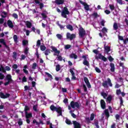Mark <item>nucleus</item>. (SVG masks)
<instances>
[{
  "mask_svg": "<svg viewBox=\"0 0 128 128\" xmlns=\"http://www.w3.org/2000/svg\"><path fill=\"white\" fill-rule=\"evenodd\" d=\"M6 15H7V14L6 12H2L1 16H2V18H6Z\"/></svg>",
  "mask_w": 128,
  "mask_h": 128,
  "instance_id": "37",
  "label": "nucleus"
},
{
  "mask_svg": "<svg viewBox=\"0 0 128 128\" xmlns=\"http://www.w3.org/2000/svg\"><path fill=\"white\" fill-rule=\"evenodd\" d=\"M108 84L110 86H112V80L110 78H108L107 80L104 81L102 83V86L104 88H108Z\"/></svg>",
  "mask_w": 128,
  "mask_h": 128,
  "instance_id": "4",
  "label": "nucleus"
},
{
  "mask_svg": "<svg viewBox=\"0 0 128 128\" xmlns=\"http://www.w3.org/2000/svg\"><path fill=\"white\" fill-rule=\"evenodd\" d=\"M45 74L48 78H51V80H52V74H50L49 73H48L47 72H46Z\"/></svg>",
  "mask_w": 128,
  "mask_h": 128,
  "instance_id": "36",
  "label": "nucleus"
},
{
  "mask_svg": "<svg viewBox=\"0 0 128 128\" xmlns=\"http://www.w3.org/2000/svg\"><path fill=\"white\" fill-rule=\"evenodd\" d=\"M38 105H35L33 106V110L35 111V112H38Z\"/></svg>",
  "mask_w": 128,
  "mask_h": 128,
  "instance_id": "52",
  "label": "nucleus"
},
{
  "mask_svg": "<svg viewBox=\"0 0 128 128\" xmlns=\"http://www.w3.org/2000/svg\"><path fill=\"white\" fill-rule=\"evenodd\" d=\"M50 108L51 110H56V112H58V116H62V112H64V110L60 106L56 107L52 105L50 106Z\"/></svg>",
  "mask_w": 128,
  "mask_h": 128,
  "instance_id": "1",
  "label": "nucleus"
},
{
  "mask_svg": "<svg viewBox=\"0 0 128 128\" xmlns=\"http://www.w3.org/2000/svg\"><path fill=\"white\" fill-rule=\"evenodd\" d=\"M46 14H46V12L42 14V16L43 18H46Z\"/></svg>",
  "mask_w": 128,
  "mask_h": 128,
  "instance_id": "38",
  "label": "nucleus"
},
{
  "mask_svg": "<svg viewBox=\"0 0 128 128\" xmlns=\"http://www.w3.org/2000/svg\"><path fill=\"white\" fill-rule=\"evenodd\" d=\"M110 8L112 10H114V5H110Z\"/></svg>",
  "mask_w": 128,
  "mask_h": 128,
  "instance_id": "59",
  "label": "nucleus"
},
{
  "mask_svg": "<svg viewBox=\"0 0 128 128\" xmlns=\"http://www.w3.org/2000/svg\"><path fill=\"white\" fill-rule=\"evenodd\" d=\"M70 114H71L72 116L74 118H76V116L74 114L72 113V110H70Z\"/></svg>",
  "mask_w": 128,
  "mask_h": 128,
  "instance_id": "43",
  "label": "nucleus"
},
{
  "mask_svg": "<svg viewBox=\"0 0 128 128\" xmlns=\"http://www.w3.org/2000/svg\"><path fill=\"white\" fill-rule=\"evenodd\" d=\"M117 2L119 4H124L122 0H117Z\"/></svg>",
  "mask_w": 128,
  "mask_h": 128,
  "instance_id": "56",
  "label": "nucleus"
},
{
  "mask_svg": "<svg viewBox=\"0 0 128 128\" xmlns=\"http://www.w3.org/2000/svg\"><path fill=\"white\" fill-rule=\"evenodd\" d=\"M46 46H42H42H40V50H42V52L46 50Z\"/></svg>",
  "mask_w": 128,
  "mask_h": 128,
  "instance_id": "42",
  "label": "nucleus"
},
{
  "mask_svg": "<svg viewBox=\"0 0 128 128\" xmlns=\"http://www.w3.org/2000/svg\"><path fill=\"white\" fill-rule=\"evenodd\" d=\"M102 32H104V34L108 32V28L104 27L102 29Z\"/></svg>",
  "mask_w": 128,
  "mask_h": 128,
  "instance_id": "39",
  "label": "nucleus"
},
{
  "mask_svg": "<svg viewBox=\"0 0 128 128\" xmlns=\"http://www.w3.org/2000/svg\"><path fill=\"white\" fill-rule=\"evenodd\" d=\"M104 114L108 118V116H110V114L108 113V110H104Z\"/></svg>",
  "mask_w": 128,
  "mask_h": 128,
  "instance_id": "35",
  "label": "nucleus"
},
{
  "mask_svg": "<svg viewBox=\"0 0 128 128\" xmlns=\"http://www.w3.org/2000/svg\"><path fill=\"white\" fill-rule=\"evenodd\" d=\"M101 94L102 97H104V98H106V97L108 96V94L104 92H102L101 93Z\"/></svg>",
  "mask_w": 128,
  "mask_h": 128,
  "instance_id": "31",
  "label": "nucleus"
},
{
  "mask_svg": "<svg viewBox=\"0 0 128 128\" xmlns=\"http://www.w3.org/2000/svg\"><path fill=\"white\" fill-rule=\"evenodd\" d=\"M14 42H16V44H18V36L16 35H14Z\"/></svg>",
  "mask_w": 128,
  "mask_h": 128,
  "instance_id": "33",
  "label": "nucleus"
},
{
  "mask_svg": "<svg viewBox=\"0 0 128 128\" xmlns=\"http://www.w3.org/2000/svg\"><path fill=\"white\" fill-rule=\"evenodd\" d=\"M40 40H38L36 42V46H38V48H40Z\"/></svg>",
  "mask_w": 128,
  "mask_h": 128,
  "instance_id": "48",
  "label": "nucleus"
},
{
  "mask_svg": "<svg viewBox=\"0 0 128 128\" xmlns=\"http://www.w3.org/2000/svg\"><path fill=\"white\" fill-rule=\"evenodd\" d=\"M112 100V95H109L106 98V102L110 104Z\"/></svg>",
  "mask_w": 128,
  "mask_h": 128,
  "instance_id": "16",
  "label": "nucleus"
},
{
  "mask_svg": "<svg viewBox=\"0 0 128 128\" xmlns=\"http://www.w3.org/2000/svg\"><path fill=\"white\" fill-rule=\"evenodd\" d=\"M0 43L2 44L5 46H6V42L4 39H0ZM0 48H2V45L0 44Z\"/></svg>",
  "mask_w": 128,
  "mask_h": 128,
  "instance_id": "25",
  "label": "nucleus"
},
{
  "mask_svg": "<svg viewBox=\"0 0 128 128\" xmlns=\"http://www.w3.org/2000/svg\"><path fill=\"white\" fill-rule=\"evenodd\" d=\"M28 110H30V108H28V106H26L24 108L25 114L26 112H28Z\"/></svg>",
  "mask_w": 128,
  "mask_h": 128,
  "instance_id": "51",
  "label": "nucleus"
},
{
  "mask_svg": "<svg viewBox=\"0 0 128 128\" xmlns=\"http://www.w3.org/2000/svg\"><path fill=\"white\" fill-rule=\"evenodd\" d=\"M96 58L97 60H104V62H106L107 60L106 58L102 56L100 54H97L96 56Z\"/></svg>",
  "mask_w": 128,
  "mask_h": 128,
  "instance_id": "6",
  "label": "nucleus"
},
{
  "mask_svg": "<svg viewBox=\"0 0 128 128\" xmlns=\"http://www.w3.org/2000/svg\"><path fill=\"white\" fill-rule=\"evenodd\" d=\"M24 32H26V36H30V34L31 31H30L29 30H28L26 29H24Z\"/></svg>",
  "mask_w": 128,
  "mask_h": 128,
  "instance_id": "27",
  "label": "nucleus"
},
{
  "mask_svg": "<svg viewBox=\"0 0 128 128\" xmlns=\"http://www.w3.org/2000/svg\"><path fill=\"white\" fill-rule=\"evenodd\" d=\"M58 60H60V62H62V57L61 56H57Z\"/></svg>",
  "mask_w": 128,
  "mask_h": 128,
  "instance_id": "45",
  "label": "nucleus"
},
{
  "mask_svg": "<svg viewBox=\"0 0 128 128\" xmlns=\"http://www.w3.org/2000/svg\"><path fill=\"white\" fill-rule=\"evenodd\" d=\"M26 58V56L22 54L21 55V58L20 60H24Z\"/></svg>",
  "mask_w": 128,
  "mask_h": 128,
  "instance_id": "62",
  "label": "nucleus"
},
{
  "mask_svg": "<svg viewBox=\"0 0 128 128\" xmlns=\"http://www.w3.org/2000/svg\"><path fill=\"white\" fill-rule=\"evenodd\" d=\"M110 66L111 68V69H110L111 72H114V64L111 63L110 64Z\"/></svg>",
  "mask_w": 128,
  "mask_h": 128,
  "instance_id": "26",
  "label": "nucleus"
},
{
  "mask_svg": "<svg viewBox=\"0 0 128 128\" xmlns=\"http://www.w3.org/2000/svg\"><path fill=\"white\" fill-rule=\"evenodd\" d=\"M36 64L34 63L32 66V68L33 70H36Z\"/></svg>",
  "mask_w": 128,
  "mask_h": 128,
  "instance_id": "54",
  "label": "nucleus"
},
{
  "mask_svg": "<svg viewBox=\"0 0 128 128\" xmlns=\"http://www.w3.org/2000/svg\"><path fill=\"white\" fill-rule=\"evenodd\" d=\"M108 60H109L110 62H112V60H114V58H112V56H109L108 57Z\"/></svg>",
  "mask_w": 128,
  "mask_h": 128,
  "instance_id": "58",
  "label": "nucleus"
},
{
  "mask_svg": "<svg viewBox=\"0 0 128 128\" xmlns=\"http://www.w3.org/2000/svg\"><path fill=\"white\" fill-rule=\"evenodd\" d=\"M6 70H10V68L6 66L5 67H4L2 66H0V72H6Z\"/></svg>",
  "mask_w": 128,
  "mask_h": 128,
  "instance_id": "9",
  "label": "nucleus"
},
{
  "mask_svg": "<svg viewBox=\"0 0 128 128\" xmlns=\"http://www.w3.org/2000/svg\"><path fill=\"white\" fill-rule=\"evenodd\" d=\"M10 96L9 94H4L2 92H0V96L2 98H10Z\"/></svg>",
  "mask_w": 128,
  "mask_h": 128,
  "instance_id": "12",
  "label": "nucleus"
},
{
  "mask_svg": "<svg viewBox=\"0 0 128 128\" xmlns=\"http://www.w3.org/2000/svg\"><path fill=\"white\" fill-rule=\"evenodd\" d=\"M71 46L70 44L64 45V48L65 50H68V48H70Z\"/></svg>",
  "mask_w": 128,
  "mask_h": 128,
  "instance_id": "40",
  "label": "nucleus"
},
{
  "mask_svg": "<svg viewBox=\"0 0 128 128\" xmlns=\"http://www.w3.org/2000/svg\"><path fill=\"white\" fill-rule=\"evenodd\" d=\"M80 4H82L84 6V10H90V6L88 5V4L80 0Z\"/></svg>",
  "mask_w": 128,
  "mask_h": 128,
  "instance_id": "11",
  "label": "nucleus"
},
{
  "mask_svg": "<svg viewBox=\"0 0 128 128\" xmlns=\"http://www.w3.org/2000/svg\"><path fill=\"white\" fill-rule=\"evenodd\" d=\"M70 12L68 11V8L66 7H64L63 10L62 12V16L63 18H66L67 16L66 14H69Z\"/></svg>",
  "mask_w": 128,
  "mask_h": 128,
  "instance_id": "2",
  "label": "nucleus"
},
{
  "mask_svg": "<svg viewBox=\"0 0 128 128\" xmlns=\"http://www.w3.org/2000/svg\"><path fill=\"white\" fill-rule=\"evenodd\" d=\"M25 114L26 118H30L32 117V113H28V112H26Z\"/></svg>",
  "mask_w": 128,
  "mask_h": 128,
  "instance_id": "20",
  "label": "nucleus"
},
{
  "mask_svg": "<svg viewBox=\"0 0 128 128\" xmlns=\"http://www.w3.org/2000/svg\"><path fill=\"white\" fill-rule=\"evenodd\" d=\"M50 54V50L48 49L44 52V54H46V56H48Z\"/></svg>",
  "mask_w": 128,
  "mask_h": 128,
  "instance_id": "32",
  "label": "nucleus"
},
{
  "mask_svg": "<svg viewBox=\"0 0 128 128\" xmlns=\"http://www.w3.org/2000/svg\"><path fill=\"white\" fill-rule=\"evenodd\" d=\"M60 70V64L56 66V72H59Z\"/></svg>",
  "mask_w": 128,
  "mask_h": 128,
  "instance_id": "44",
  "label": "nucleus"
},
{
  "mask_svg": "<svg viewBox=\"0 0 128 128\" xmlns=\"http://www.w3.org/2000/svg\"><path fill=\"white\" fill-rule=\"evenodd\" d=\"M28 48H25L24 50V53L26 54H28Z\"/></svg>",
  "mask_w": 128,
  "mask_h": 128,
  "instance_id": "41",
  "label": "nucleus"
},
{
  "mask_svg": "<svg viewBox=\"0 0 128 128\" xmlns=\"http://www.w3.org/2000/svg\"><path fill=\"white\" fill-rule=\"evenodd\" d=\"M110 50V48L108 46H106V44H104V52H107L108 54V52Z\"/></svg>",
  "mask_w": 128,
  "mask_h": 128,
  "instance_id": "19",
  "label": "nucleus"
},
{
  "mask_svg": "<svg viewBox=\"0 0 128 128\" xmlns=\"http://www.w3.org/2000/svg\"><path fill=\"white\" fill-rule=\"evenodd\" d=\"M66 28H68V30H73L74 28H72V26L71 25H68L66 26Z\"/></svg>",
  "mask_w": 128,
  "mask_h": 128,
  "instance_id": "34",
  "label": "nucleus"
},
{
  "mask_svg": "<svg viewBox=\"0 0 128 128\" xmlns=\"http://www.w3.org/2000/svg\"><path fill=\"white\" fill-rule=\"evenodd\" d=\"M26 24L27 28H32V22H30L28 21H26Z\"/></svg>",
  "mask_w": 128,
  "mask_h": 128,
  "instance_id": "24",
  "label": "nucleus"
},
{
  "mask_svg": "<svg viewBox=\"0 0 128 128\" xmlns=\"http://www.w3.org/2000/svg\"><path fill=\"white\" fill-rule=\"evenodd\" d=\"M70 106L72 108H80V104L78 102H70Z\"/></svg>",
  "mask_w": 128,
  "mask_h": 128,
  "instance_id": "7",
  "label": "nucleus"
},
{
  "mask_svg": "<svg viewBox=\"0 0 128 128\" xmlns=\"http://www.w3.org/2000/svg\"><path fill=\"white\" fill-rule=\"evenodd\" d=\"M28 44V40H22L23 46H26V44Z\"/></svg>",
  "mask_w": 128,
  "mask_h": 128,
  "instance_id": "30",
  "label": "nucleus"
},
{
  "mask_svg": "<svg viewBox=\"0 0 128 128\" xmlns=\"http://www.w3.org/2000/svg\"><path fill=\"white\" fill-rule=\"evenodd\" d=\"M104 12L105 14H110V11L108 10H106L105 11H104Z\"/></svg>",
  "mask_w": 128,
  "mask_h": 128,
  "instance_id": "61",
  "label": "nucleus"
},
{
  "mask_svg": "<svg viewBox=\"0 0 128 128\" xmlns=\"http://www.w3.org/2000/svg\"><path fill=\"white\" fill-rule=\"evenodd\" d=\"M66 38L70 40H72L73 38H76V34H70V33H67L66 34Z\"/></svg>",
  "mask_w": 128,
  "mask_h": 128,
  "instance_id": "10",
  "label": "nucleus"
},
{
  "mask_svg": "<svg viewBox=\"0 0 128 128\" xmlns=\"http://www.w3.org/2000/svg\"><path fill=\"white\" fill-rule=\"evenodd\" d=\"M82 58H84L83 64H84V66H90V62L88 61V55H85L83 56Z\"/></svg>",
  "mask_w": 128,
  "mask_h": 128,
  "instance_id": "3",
  "label": "nucleus"
},
{
  "mask_svg": "<svg viewBox=\"0 0 128 128\" xmlns=\"http://www.w3.org/2000/svg\"><path fill=\"white\" fill-rule=\"evenodd\" d=\"M94 114H92L90 117V120H94Z\"/></svg>",
  "mask_w": 128,
  "mask_h": 128,
  "instance_id": "49",
  "label": "nucleus"
},
{
  "mask_svg": "<svg viewBox=\"0 0 128 128\" xmlns=\"http://www.w3.org/2000/svg\"><path fill=\"white\" fill-rule=\"evenodd\" d=\"M26 68H28V66L25 65L24 66L23 72H24V74H28V70H26Z\"/></svg>",
  "mask_w": 128,
  "mask_h": 128,
  "instance_id": "23",
  "label": "nucleus"
},
{
  "mask_svg": "<svg viewBox=\"0 0 128 128\" xmlns=\"http://www.w3.org/2000/svg\"><path fill=\"white\" fill-rule=\"evenodd\" d=\"M46 124H50V128H52V124L50 121H47Z\"/></svg>",
  "mask_w": 128,
  "mask_h": 128,
  "instance_id": "53",
  "label": "nucleus"
},
{
  "mask_svg": "<svg viewBox=\"0 0 128 128\" xmlns=\"http://www.w3.org/2000/svg\"><path fill=\"white\" fill-rule=\"evenodd\" d=\"M12 16L13 18H18V14H12Z\"/></svg>",
  "mask_w": 128,
  "mask_h": 128,
  "instance_id": "63",
  "label": "nucleus"
},
{
  "mask_svg": "<svg viewBox=\"0 0 128 128\" xmlns=\"http://www.w3.org/2000/svg\"><path fill=\"white\" fill-rule=\"evenodd\" d=\"M51 48L52 50L54 52V56H60V51L58 50V49L54 46H51Z\"/></svg>",
  "mask_w": 128,
  "mask_h": 128,
  "instance_id": "5",
  "label": "nucleus"
},
{
  "mask_svg": "<svg viewBox=\"0 0 128 128\" xmlns=\"http://www.w3.org/2000/svg\"><path fill=\"white\" fill-rule=\"evenodd\" d=\"M95 70L96 72H98V73H100V69H99V68H98V67H96V68H95Z\"/></svg>",
  "mask_w": 128,
  "mask_h": 128,
  "instance_id": "55",
  "label": "nucleus"
},
{
  "mask_svg": "<svg viewBox=\"0 0 128 128\" xmlns=\"http://www.w3.org/2000/svg\"><path fill=\"white\" fill-rule=\"evenodd\" d=\"M70 58H74V60H76V58H78V56L75 54L72 53L70 55Z\"/></svg>",
  "mask_w": 128,
  "mask_h": 128,
  "instance_id": "22",
  "label": "nucleus"
},
{
  "mask_svg": "<svg viewBox=\"0 0 128 128\" xmlns=\"http://www.w3.org/2000/svg\"><path fill=\"white\" fill-rule=\"evenodd\" d=\"M4 76L2 74H0V80H4Z\"/></svg>",
  "mask_w": 128,
  "mask_h": 128,
  "instance_id": "60",
  "label": "nucleus"
},
{
  "mask_svg": "<svg viewBox=\"0 0 128 128\" xmlns=\"http://www.w3.org/2000/svg\"><path fill=\"white\" fill-rule=\"evenodd\" d=\"M7 24L10 28H14V24H12V22L10 20H8V21Z\"/></svg>",
  "mask_w": 128,
  "mask_h": 128,
  "instance_id": "14",
  "label": "nucleus"
},
{
  "mask_svg": "<svg viewBox=\"0 0 128 128\" xmlns=\"http://www.w3.org/2000/svg\"><path fill=\"white\" fill-rule=\"evenodd\" d=\"M33 124H36V126H38V124H40V123L38 122H36V120H33Z\"/></svg>",
  "mask_w": 128,
  "mask_h": 128,
  "instance_id": "57",
  "label": "nucleus"
},
{
  "mask_svg": "<svg viewBox=\"0 0 128 128\" xmlns=\"http://www.w3.org/2000/svg\"><path fill=\"white\" fill-rule=\"evenodd\" d=\"M116 94L118 96L120 95V94H122V91L120 89L117 90L116 91Z\"/></svg>",
  "mask_w": 128,
  "mask_h": 128,
  "instance_id": "47",
  "label": "nucleus"
},
{
  "mask_svg": "<svg viewBox=\"0 0 128 128\" xmlns=\"http://www.w3.org/2000/svg\"><path fill=\"white\" fill-rule=\"evenodd\" d=\"M64 2V0H56L55 1L56 4H62Z\"/></svg>",
  "mask_w": 128,
  "mask_h": 128,
  "instance_id": "21",
  "label": "nucleus"
},
{
  "mask_svg": "<svg viewBox=\"0 0 128 128\" xmlns=\"http://www.w3.org/2000/svg\"><path fill=\"white\" fill-rule=\"evenodd\" d=\"M70 72L72 74V76H74V69H70Z\"/></svg>",
  "mask_w": 128,
  "mask_h": 128,
  "instance_id": "50",
  "label": "nucleus"
},
{
  "mask_svg": "<svg viewBox=\"0 0 128 128\" xmlns=\"http://www.w3.org/2000/svg\"><path fill=\"white\" fill-rule=\"evenodd\" d=\"M113 28H114V30H118V24L116 22L114 23Z\"/></svg>",
  "mask_w": 128,
  "mask_h": 128,
  "instance_id": "28",
  "label": "nucleus"
},
{
  "mask_svg": "<svg viewBox=\"0 0 128 128\" xmlns=\"http://www.w3.org/2000/svg\"><path fill=\"white\" fill-rule=\"evenodd\" d=\"M66 122L67 124H72V122L68 119H66Z\"/></svg>",
  "mask_w": 128,
  "mask_h": 128,
  "instance_id": "46",
  "label": "nucleus"
},
{
  "mask_svg": "<svg viewBox=\"0 0 128 128\" xmlns=\"http://www.w3.org/2000/svg\"><path fill=\"white\" fill-rule=\"evenodd\" d=\"M100 106L102 108L103 110H104V108H106V102H104V100H100Z\"/></svg>",
  "mask_w": 128,
  "mask_h": 128,
  "instance_id": "15",
  "label": "nucleus"
},
{
  "mask_svg": "<svg viewBox=\"0 0 128 128\" xmlns=\"http://www.w3.org/2000/svg\"><path fill=\"white\" fill-rule=\"evenodd\" d=\"M6 80H8V82H12V75H10V74L6 75Z\"/></svg>",
  "mask_w": 128,
  "mask_h": 128,
  "instance_id": "18",
  "label": "nucleus"
},
{
  "mask_svg": "<svg viewBox=\"0 0 128 128\" xmlns=\"http://www.w3.org/2000/svg\"><path fill=\"white\" fill-rule=\"evenodd\" d=\"M68 98H64V104H68Z\"/></svg>",
  "mask_w": 128,
  "mask_h": 128,
  "instance_id": "64",
  "label": "nucleus"
},
{
  "mask_svg": "<svg viewBox=\"0 0 128 128\" xmlns=\"http://www.w3.org/2000/svg\"><path fill=\"white\" fill-rule=\"evenodd\" d=\"M56 38H58V40H62V35L60 34H57L56 35Z\"/></svg>",
  "mask_w": 128,
  "mask_h": 128,
  "instance_id": "29",
  "label": "nucleus"
},
{
  "mask_svg": "<svg viewBox=\"0 0 128 128\" xmlns=\"http://www.w3.org/2000/svg\"><path fill=\"white\" fill-rule=\"evenodd\" d=\"M73 124L74 126V128H82L80 124L76 121H73Z\"/></svg>",
  "mask_w": 128,
  "mask_h": 128,
  "instance_id": "13",
  "label": "nucleus"
},
{
  "mask_svg": "<svg viewBox=\"0 0 128 128\" xmlns=\"http://www.w3.org/2000/svg\"><path fill=\"white\" fill-rule=\"evenodd\" d=\"M84 80L88 86V88H90V82H88V79L86 78H84Z\"/></svg>",
  "mask_w": 128,
  "mask_h": 128,
  "instance_id": "17",
  "label": "nucleus"
},
{
  "mask_svg": "<svg viewBox=\"0 0 128 128\" xmlns=\"http://www.w3.org/2000/svg\"><path fill=\"white\" fill-rule=\"evenodd\" d=\"M86 34V31H84V30L82 28H80L79 29V36H80V38H83V36H84V35Z\"/></svg>",
  "mask_w": 128,
  "mask_h": 128,
  "instance_id": "8",
  "label": "nucleus"
}]
</instances>
